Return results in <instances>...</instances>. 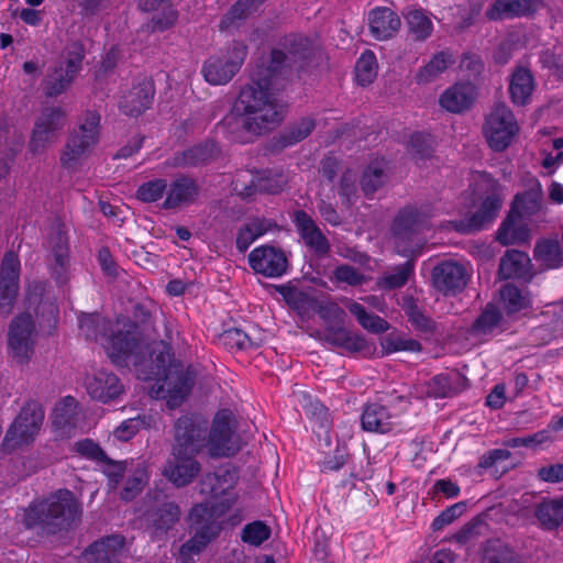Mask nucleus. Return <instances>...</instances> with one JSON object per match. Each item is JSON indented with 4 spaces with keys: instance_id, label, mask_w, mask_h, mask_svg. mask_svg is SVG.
<instances>
[{
    "instance_id": "53",
    "label": "nucleus",
    "mask_w": 563,
    "mask_h": 563,
    "mask_svg": "<svg viewBox=\"0 0 563 563\" xmlns=\"http://www.w3.org/2000/svg\"><path fill=\"white\" fill-rule=\"evenodd\" d=\"M450 63L449 55L444 52L438 53L432 57V59L422 67L416 78L419 84H427L437 78L441 73H443Z\"/></svg>"
},
{
    "instance_id": "1",
    "label": "nucleus",
    "mask_w": 563,
    "mask_h": 563,
    "mask_svg": "<svg viewBox=\"0 0 563 563\" xmlns=\"http://www.w3.org/2000/svg\"><path fill=\"white\" fill-rule=\"evenodd\" d=\"M314 55L316 49L307 37L287 36L283 48L273 49L256 65L251 82L241 89L231 112L220 125L232 134L243 130L262 135L274 130L285 117V106L275 98V92L299 76Z\"/></svg>"
},
{
    "instance_id": "26",
    "label": "nucleus",
    "mask_w": 563,
    "mask_h": 563,
    "mask_svg": "<svg viewBox=\"0 0 563 563\" xmlns=\"http://www.w3.org/2000/svg\"><path fill=\"white\" fill-rule=\"evenodd\" d=\"M531 260L527 253L511 249L507 250L499 260L498 277L507 279H530Z\"/></svg>"
},
{
    "instance_id": "29",
    "label": "nucleus",
    "mask_w": 563,
    "mask_h": 563,
    "mask_svg": "<svg viewBox=\"0 0 563 563\" xmlns=\"http://www.w3.org/2000/svg\"><path fill=\"white\" fill-rule=\"evenodd\" d=\"M542 4V0H495L486 11L489 20L497 21L506 18L529 15Z\"/></svg>"
},
{
    "instance_id": "6",
    "label": "nucleus",
    "mask_w": 563,
    "mask_h": 563,
    "mask_svg": "<svg viewBox=\"0 0 563 563\" xmlns=\"http://www.w3.org/2000/svg\"><path fill=\"white\" fill-rule=\"evenodd\" d=\"M483 131L490 148L503 152L511 144L519 126L511 110L505 103H497L486 117Z\"/></svg>"
},
{
    "instance_id": "50",
    "label": "nucleus",
    "mask_w": 563,
    "mask_h": 563,
    "mask_svg": "<svg viewBox=\"0 0 563 563\" xmlns=\"http://www.w3.org/2000/svg\"><path fill=\"white\" fill-rule=\"evenodd\" d=\"M77 401L74 397L67 396L54 410L53 424L57 429L75 427Z\"/></svg>"
},
{
    "instance_id": "60",
    "label": "nucleus",
    "mask_w": 563,
    "mask_h": 563,
    "mask_svg": "<svg viewBox=\"0 0 563 563\" xmlns=\"http://www.w3.org/2000/svg\"><path fill=\"white\" fill-rule=\"evenodd\" d=\"M102 463L104 464L103 473L109 479V485L115 488L124 477L128 465L126 461H115L107 455Z\"/></svg>"
},
{
    "instance_id": "31",
    "label": "nucleus",
    "mask_w": 563,
    "mask_h": 563,
    "mask_svg": "<svg viewBox=\"0 0 563 563\" xmlns=\"http://www.w3.org/2000/svg\"><path fill=\"white\" fill-rule=\"evenodd\" d=\"M372 35L379 41L388 40L399 30L401 21L389 8H376L368 14Z\"/></svg>"
},
{
    "instance_id": "16",
    "label": "nucleus",
    "mask_w": 563,
    "mask_h": 563,
    "mask_svg": "<svg viewBox=\"0 0 563 563\" xmlns=\"http://www.w3.org/2000/svg\"><path fill=\"white\" fill-rule=\"evenodd\" d=\"M232 412L229 409H222L217 412L212 427L207 435L210 443V452L213 456L234 455L239 448L232 443L234 431L231 427Z\"/></svg>"
},
{
    "instance_id": "52",
    "label": "nucleus",
    "mask_w": 563,
    "mask_h": 563,
    "mask_svg": "<svg viewBox=\"0 0 563 563\" xmlns=\"http://www.w3.org/2000/svg\"><path fill=\"white\" fill-rule=\"evenodd\" d=\"M413 272V261L409 260L404 265L395 268L393 274L379 278L377 285L387 290H393L405 286Z\"/></svg>"
},
{
    "instance_id": "41",
    "label": "nucleus",
    "mask_w": 563,
    "mask_h": 563,
    "mask_svg": "<svg viewBox=\"0 0 563 563\" xmlns=\"http://www.w3.org/2000/svg\"><path fill=\"white\" fill-rule=\"evenodd\" d=\"M316 128V122L312 118H301L298 121L289 124L277 139V144L280 148L291 146L308 137Z\"/></svg>"
},
{
    "instance_id": "5",
    "label": "nucleus",
    "mask_w": 563,
    "mask_h": 563,
    "mask_svg": "<svg viewBox=\"0 0 563 563\" xmlns=\"http://www.w3.org/2000/svg\"><path fill=\"white\" fill-rule=\"evenodd\" d=\"M43 421V406L35 400L27 401L9 427L2 446L5 450L13 451L18 446L30 444L38 434Z\"/></svg>"
},
{
    "instance_id": "22",
    "label": "nucleus",
    "mask_w": 563,
    "mask_h": 563,
    "mask_svg": "<svg viewBox=\"0 0 563 563\" xmlns=\"http://www.w3.org/2000/svg\"><path fill=\"white\" fill-rule=\"evenodd\" d=\"M86 389L92 399L107 404L117 399L124 387L115 374L100 369L87 377Z\"/></svg>"
},
{
    "instance_id": "24",
    "label": "nucleus",
    "mask_w": 563,
    "mask_h": 563,
    "mask_svg": "<svg viewBox=\"0 0 563 563\" xmlns=\"http://www.w3.org/2000/svg\"><path fill=\"white\" fill-rule=\"evenodd\" d=\"M343 486L349 487L345 501L352 511L361 512L377 504L376 496L365 478H356L354 471L350 472V479L344 481Z\"/></svg>"
},
{
    "instance_id": "18",
    "label": "nucleus",
    "mask_w": 563,
    "mask_h": 563,
    "mask_svg": "<svg viewBox=\"0 0 563 563\" xmlns=\"http://www.w3.org/2000/svg\"><path fill=\"white\" fill-rule=\"evenodd\" d=\"M196 455L194 453L177 454L172 451L173 459L166 463L163 475L177 488L188 486L201 471Z\"/></svg>"
},
{
    "instance_id": "8",
    "label": "nucleus",
    "mask_w": 563,
    "mask_h": 563,
    "mask_svg": "<svg viewBox=\"0 0 563 563\" xmlns=\"http://www.w3.org/2000/svg\"><path fill=\"white\" fill-rule=\"evenodd\" d=\"M174 431L173 452L198 454L206 445L208 421L199 415H185L176 420Z\"/></svg>"
},
{
    "instance_id": "54",
    "label": "nucleus",
    "mask_w": 563,
    "mask_h": 563,
    "mask_svg": "<svg viewBox=\"0 0 563 563\" xmlns=\"http://www.w3.org/2000/svg\"><path fill=\"white\" fill-rule=\"evenodd\" d=\"M356 80L360 85L371 84L377 75L376 57L373 52L366 51L355 65Z\"/></svg>"
},
{
    "instance_id": "15",
    "label": "nucleus",
    "mask_w": 563,
    "mask_h": 563,
    "mask_svg": "<svg viewBox=\"0 0 563 563\" xmlns=\"http://www.w3.org/2000/svg\"><path fill=\"white\" fill-rule=\"evenodd\" d=\"M432 285L444 296H455L464 290L468 282V274L464 265L445 261L432 269Z\"/></svg>"
},
{
    "instance_id": "3",
    "label": "nucleus",
    "mask_w": 563,
    "mask_h": 563,
    "mask_svg": "<svg viewBox=\"0 0 563 563\" xmlns=\"http://www.w3.org/2000/svg\"><path fill=\"white\" fill-rule=\"evenodd\" d=\"M81 505L69 489H58L47 498L33 501L24 511V525L42 537L68 532L80 522Z\"/></svg>"
},
{
    "instance_id": "38",
    "label": "nucleus",
    "mask_w": 563,
    "mask_h": 563,
    "mask_svg": "<svg viewBox=\"0 0 563 563\" xmlns=\"http://www.w3.org/2000/svg\"><path fill=\"white\" fill-rule=\"evenodd\" d=\"M484 563H525L521 556L499 539H489L483 547Z\"/></svg>"
},
{
    "instance_id": "13",
    "label": "nucleus",
    "mask_w": 563,
    "mask_h": 563,
    "mask_svg": "<svg viewBox=\"0 0 563 563\" xmlns=\"http://www.w3.org/2000/svg\"><path fill=\"white\" fill-rule=\"evenodd\" d=\"M66 114L59 107L44 108L37 117L30 148L33 153L43 152L51 143H53L65 125Z\"/></svg>"
},
{
    "instance_id": "48",
    "label": "nucleus",
    "mask_w": 563,
    "mask_h": 563,
    "mask_svg": "<svg viewBox=\"0 0 563 563\" xmlns=\"http://www.w3.org/2000/svg\"><path fill=\"white\" fill-rule=\"evenodd\" d=\"M404 310L408 321L416 330L427 335H432L437 332V322L426 316L412 299L405 306Z\"/></svg>"
},
{
    "instance_id": "2",
    "label": "nucleus",
    "mask_w": 563,
    "mask_h": 563,
    "mask_svg": "<svg viewBox=\"0 0 563 563\" xmlns=\"http://www.w3.org/2000/svg\"><path fill=\"white\" fill-rule=\"evenodd\" d=\"M106 350L115 366L126 367L132 362L143 380H163L172 406L179 404L195 386L196 369L191 365L185 369L181 361L175 358L170 344L147 343L136 322H124L109 336Z\"/></svg>"
},
{
    "instance_id": "9",
    "label": "nucleus",
    "mask_w": 563,
    "mask_h": 563,
    "mask_svg": "<svg viewBox=\"0 0 563 563\" xmlns=\"http://www.w3.org/2000/svg\"><path fill=\"white\" fill-rule=\"evenodd\" d=\"M100 114L96 111H87L84 122L79 124L78 130L74 131L62 154V164L66 167H73L86 152L98 142V126Z\"/></svg>"
},
{
    "instance_id": "30",
    "label": "nucleus",
    "mask_w": 563,
    "mask_h": 563,
    "mask_svg": "<svg viewBox=\"0 0 563 563\" xmlns=\"http://www.w3.org/2000/svg\"><path fill=\"white\" fill-rule=\"evenodd\" d=\"M476 97V88L471 82H460L445 90L440 104L448 111L461 113L471 108Z\"/></svg>"
},
{
    "instance_id": "55",
    "label": "nucleus",
    "mask_w": 563,
    "mask_h": 563,
    "mask_svg": "<svg viewBox=\"0 0 563 563\" xmlns=\"http://www.w3.org/2000/svg\"><path fill=\"white\" fill-rule=\"evenodd\" d=\"M409 151L417 161L428 159L432 157L434 141L429 134L415 133L410 139Z\"/></svg>"
},
{
    "instance_id": "39",
    "label": "nucleus",
    "mask_w": 563,
    "mask_h": 563,
    "mask_svg": "<svg viewBox=\"0 0 563 563\" xmlns=\"http://www.w3.org/2000/svg\"><path fill=\"white\" fill-rule=\"evenodd\" d=\"M534 82L531 73L526 68H518L511 76L509 92L511 101L525 106L533 91Z\"/></svg>"
},
{
    "instance_id": "57",
    "label": "nucleus",
    "mask_w": 563,
    "mask_h": 563,
    "mask_svg": "<svg viewBox=\"0 0 563 563\" xmlns=\"http://www.w3.org/2000/svg\"><path fill=\"white\" fill-rule=\"evenodd\" d=\"M167 188L165 179H154L141 185L136 191L137 199L144 202H153L158 200Z\"/></svg>"
},
{
    "instance_id": "32",
    "label": "nucleus",
    "mask_w": 563,
    "mask_h": 563,
    "mask_svg": "<svg viewBox=\"0 0 563 563\" xmlns=\"http://www.w3.org/2000/svg\"><path fill=\"white\" fill-rule=\"evenodd\" d=\"M197 195L198 186L196 181L188 176H179L170 184L163 207L165 209L184 207L192 202Z\"/></svg>"
},
{
    "instance_id": "45",
    "label": "nucleus",
    "mask_w": 563,
    "mask_h": 563,
    "mask_svg": "<svg viewBox=\"0 0 563 563\" xmlns=\"http://www.w3.org/2000/svg\"><path fill=\"white\" fill-rule=\"evenodd\" d=\"M471 216L464 220L449 221L448 229L454 230L462 234H472L481 231L487 224L495 220L496 213H470Z\"/></svg>"
},
{
    "instance_id": "63",
    "label": "nucleus",
    "mask_w": 563,
    "mask_h": 563,
    "mask_svg": "<svg viewBox=\"0 0 563 563\" xmlns=\"http://www.w3.org/2000/svg\"><path fill=\"white\" fill-rule=\"evenodd\" d=\"M20 263L16 255L13 252H8L3 260L0 268V278L18 282L19 279Z\"/></svg>"
},
{
    "instance_id": "27",
    "label": "nucleus",
    "mask_w": 563,
    "mask_h": 563,
    "mask_svg": "<svg viewBox=\"0 0 563 563\" xmlns=\"http://www.w3.org/2000/svg\"><path fill=\"white\" fill-rule=\"evenodd\" d=\"M220 155V147L217 142L208 140L205 143L191 146L183 152L176 153L172 165L175 167H195L208 164Z\"/></svg>"
},
{
    "instance_id": "43",
    "label": "nucleus",
    "mask_w": 563,
    "mask_h": 563,
    "mask_svg": "<svg viewBox=\"0 0 563 563\" xmlns=\"http://www.w3.org/2000/svg\"><path fill=\"white\" fill-rule=\"evenodd\" d=\"M349 311L356 317L358 323L372 333H384L389 329V323L377 314L369 313L365 307L358 302H351L347 306Z\"/></svg>"
},
{
    "instance_id": "37",
    "label": "nucleus",
    "mask_w": 563,
    "mask_h": 563,
    "mask_svg": "<svg viewBox=\"0 0 563 563\" xmlns=\"http://www.w3.org/2000/svg\"><path fill=\"white\" fill-rule=\"evenodd\" d=\"M78 320L80 334L88 341H97L111 331V321L98 312H81Z\"/></svg>"
},
{
    "instance_id": "33",
    "label": "nucleus",
    "mask_w": 563,
    "mask_h": 563,
    "mask_svg": "<svg viewBox=\"0 0 563 563\" xmlns=\"http://www.w3.org/2000/svg\"><path fill=\"white\" fill-rule=\"evenodd\" d=\"M468 379L459 371L434 376L429 383V393L435 398L451 397L466 388Z\"/></svg>"
},
{
    "instance_id": "21",
    "label": "nucleus",
    "mask_w": 563,
    "mask_h": 563,
    "mask_svg": "<svg viewBox=\"0 0 563 563\" xmlns=\"http://www.w3.org/2000/svg\"><path fill=\"white\" fill-rule=\"evenodd\" d=\"M531 214L507 213L496 233V240L504 246L527 243L531 236Z\"/></svg>"
},
{
    "instance_id": "25",
    "label": "nucleus",
    "mask_w": 563,
    "mask_h": 563,
    "mask_svg": "<svg viewBox=\"0 0 563 563\" xmlns=\"http://www.w3.org/2000/svg\"><path fill=\"white\" fill-rule=\"evenodd\" d=\"M154 93L155 88L152 80L144 78L123 96L120 108L128 115L139 117L150 107Z\"/></svg>"
},
{
    "instance_id": "49",
    "label": "nucleus",
    "mask_w": 563,
    "mask_h": 563,
    "mask_svg": "<svg viewBox=\"0 0 563 563\" xmlns=\"http://www.w3.org/2000/svg\"><path fill=\"white\" fill-rule=\"evenodd\" d=\"M405 18L409 33L416 41H424L430 36L432 22L421 10H411Z\"/></svg>"
},
{
    "instance_id": "59",
    "label": "nucleus",
    "mask_w": 563,
    "mask_h": 563,
    "mask_svg": "<svg viewBox=\"0 0 563 563\" xmlns=\"http://www.w3.org/2000/svg\"><path fill=\"white\" fill-rule=\"evenodd\" d=\"M466 510V503L459 501L446 509H444L438 517L434 518L431 527L433 531H439L443 527L452 523L454 520L460 518Z\"/></svg>"
},
{
    "instance_id": "35",
    "label": "nucleus",
    "mask_w": 563,
    "mask_h": 563,
    "mask_svg": "<svg viewBox=\"0 0 563 563\" xmlns=\"http://www.w3.org/2000/svg\"><path fill=\"white\" fill-rule=\"evenodd\" d=\"M534 516L543 529H558L563 523V496L543 499L536 506Z\"/></svg>"
},
{
    "instance_id": "19",
    "label": "nucleus",
    "mask_w": 563,
    "mask_h": 563,
    "mask_svg": "<svg viewBox=\"0 0 563 563\" xmlns=\"http://www.w3.org/2000/svg\"><path fill=\"white\" fill-rule=\"evenodd\" d=\"M181 515V508L176 501L165 500L150 508L145 518L152 536L162 539L179 522Z\"/></svg>"
},
{
    "instance_id": "11",
    "label": "nucleus",
    "mask_w": 563,
    "mask_h": 563,
    "mask_svg": "<svg viewBox=\"0 0 563 563\" xmlns=\"http://www.w3.org/2000/svg\"><path fill=\"white\" fill-rule=\"evenodd\" d=\"M287 177L282 170H265L261 175L250 172H240L232 181L233 191L247 199L256 192L277 194L284 189Z\"/></svg>"
},
{
    "instance_id": "17",
    "label": "nucleus",
    "mask_w": 563,
    "mask_h": 563,
    "mask_svg": "<svg viewBox=\"0 0 563 563\" xmlns=\"http://www.w3.org/2000/svg\"><path fill=\"white\" fill-rule=\"evenodd\" d=\"M250 266L257 273L267 277H279L288 268V260L282 249L263 245L249 254Z\"/></svg>"
},
{
    "instance_id": "40",
    "label": "nucleus",
    "mask_w": 563,
    "mask_h": 563,
    "mask_svg": "<svg viewBox=\"0 0 563 563\" xmlns=\"http://www.w3.org/2000/svg\"><path fill=\"white\" fill-rule=\"evenodd\" d=\"M362 427L366 431L386 433L391 429L387 408L379 404L368 405L362 415Z\"/></svg>"
},
{
    "instance_id": "4",
    "label": "nucleus",
    "mask_w": 563,
    "mask_h": 563,
    "mask_svg": "<svg viewBox=\"0 0 563 563\" xmlns=\"http://www.w3.org/2000/svg\"><path fill=\"white\" fill-rule=\"evenodd\" d=\"M231 508V498L194 504L185 518L190 538L181 545V552H203L219 538L224 528L223 518Z\"/></svg>"
},
{
    "instance_id": "46",
    "label": "nucleus",
    "mask_w": 563,
    "mask_h": 563,
    "mask_svg": "<svg viewBox=\"0 0 563 563\" xmlns=\"http://www.w3.org/2000/svg\"><path fill=\"white\" fill-rule=\"evenodd\" d=\"M503 320V314L497 306L487 303L479 316L472 324V332L475 334H489Z\"/></svg>"
},
{
    "instance_id": "10",
    "label": "nucleus",
    "mask_w": 563,
    "mask_h": 563,
    "mask_svg": "<svg viewBox=\"0 0 563 563\" xmlns=\"http://www.w3.org/2000/svg\"><path fill=\"white\" fill-rule=\"evenodd\" d=\"M46 241L55 262L52 267V277L57 284L63 285L67 280L66 272L69 264V238L66 223L59 214L49 218Z\"/></svg>"
},
{
    "instance_id": "47",
    "label": "nucleus",
    "mask_w": 563,
    "mask_h": 563,
    "mask_svg": "<svg viewBox=\"0 0 563 563\" xmlns=\"http://www.w3.org/2000/svg\"><path fill=\"white\" fill-rule=\"evenodd\" d=\"M388 180V175L379 163L369 164L363 172L361 187L366 196L373 195Z\"/></svg>"
},
{
    "instance_id": "62",
    "label": "nucleus",
    "mask_w": 563,
    "mask_h": 563,
    "mask_svg": "<svg viewBox=\"0 0 563 563\" xmlns=\"http://www.w3.org/2000/svg\"><path fill=\"white\" fill-rule=\"evenodd\" d=\"M319 317L330 324H341L345 317V311L336 303H319L317 308Z\"/></svg>"
},
{
    "instance_id": "58",
    "label": "nucleus",
    "mask_w": 563,
    "mask_h": 563,
    "mask_svg": "<svg viewBox=\"0 0 563 563\" xmlns=\"http://www.w3.org/2000/svg\"><path fill=\"white\" fill-rule=\"evenodd\" d=\"M74 451L80 456L91 461L102 463L107 459V453L102 448L91 439H84L74 443Z\"/></svg>"
},
{
    "instance_id": "42",
    "label": "nucleus",
    "mask_w": 563,
    "mask_h": 563,
    "mask_svg": "<svg viewBox=\"0 0 563 563\" xmlns=\"http://www.w3.org/2000/svg\"><path fill=\"white\" fill-rule=\"evenodd\" d=\"M265 0H238L222 18L220 29L227 30L232 25H239L254 14Z\"/></svg>"
},
{
    "instance_id": "20",
    "label": "nucleus",
    "mask_w": 563,
    "mask_h": 563,
    "mask_svg": "<svg viewBox=\"0 0 563 563\" xmlns=\"http://www.w3.org/2000/svg\"><path fill=\"white\" fill-rule=\"evenodd\" d=\"M431 228L430 213H399L393 222L391 232L397 241H411L413 236ZM398 253L408 256L411 249L400 250L399 242L396 243Z\"/></svg>"
},
{
    "instance_id": "12",
    "label": "nucleus",
    "mask_w": 563,
    "mask_h": 563,
    "mask_svg": "<svg viewBox=\"0 0 563 563\" xmlns=\"http://www.w3.org/2000/svg\"><path fill=\"white\" fill-rule=\"evenodd\" d=\"M84 48L79 43H74L67 52L66 65L55 67L47 74L44 80L46 97H57L65 92L81 69Z\"/></svg>"
},
{
    "instance_id": "7",
    "label": "nucleus",
    "mask_w": 563,
    "mask_h": 563,
    "mask_svg": "<svg viewBox=\"0 0 563 563\" xmlns=\"http://www.w3.org/2000/svg\"><path fill=\"white\" fill-rule=\"evenodd\" d=\"M247 55V47L241 42H233L228 51L219 56H211L203 65L205 79L211 85L229 82L240 70Z\"/></svg>"
},
{
    "instance_id": "34",
    "label": "nucleus",
    "mask_w": 563,
    "mask_h": 563,
    "mask_svg": "<svg viewBox=\"0 0 563 563\" xmlns=\"http://www.w3.org/2000/svg\"><path fill=\"white\" fill-rule=\"evenodd\" d=\"M533 257L545 269L563 266V247L556 239H539L533 249Z\"/></svg>"
},
{
    "instance_id": "23",
    "label": "nucleus",
    "mask_w": 563,
    "mask_h": 563,
    "mask_svg": "<svg viewBox=\"0 0 563 563\" xmlns=\"http://www.w3.org/2000/svg\"><path fill=\"white\" fill-rule=\"evenodd\" d=\"M125 539L120 534H110L91 543L84 552L86 563H120L119 554Z\"/></svg>"
},
{
    "instance_id": "61",
    "label": "nucleus",
    "mask_w": 563,
    "mask_h": 563,
    "mask_svg": "<svg viewBox=\"0 0 563 563\" xmlns=\"http://www.w3.org/2000/svg\"><path fill=\"white\" fill-rule=\"evenodd\" d=\"M511 456L510 451L504 449H494L481 456L476 466L477 475H482L483 470L492 468L498 461L508 460Z\"/></svg>"
},
{
    "instance_id": "56",
    "label": "nucleus",
    "mask_w": 563,
    "mask_h": 563,
    "mask_svg": "<svg viewBox=\"0 0 563 563\" xmlns=\"http://www.w3.org/2000/svg\"><path fill=\"white\" fill-rule=\"evenodd\" d=\"M271 537V528L263 521L247 523L242 530V541L255 547L261 545Z\"/></svg>"
},
{
    "instance_id": "28",
    "label": "nucleus",
    "mask_w": 563,
    "mask_h": 563,
    "mask_svg": "<svg viewBox=\"0 0 563 563\" xmlns=\"http://www.w3.org/2000/svg\"><path fill=\"white\" fill-rule=\"evenodd\" d=\"M297 230L305 241L318 256H324L330 252V243L325 235L318 228L308 213H294Z\"/></svg>"
},
{
    "instance_id": "36",
    "label": "nucleus",
    "mask_w": 563,
    "mask_h": 563,
    "mask_svg": "<svg viewBox=\"0 0 563 563\" xmlns=\"http://www.w3.org/2000/svg\"><path fill=\"white\" fill-rule=\"evenodd\" d=\"M542 198L540 183L536 178H531L527 181L525 190L514 197L509 211H539Z\"/></svg>"
},
{
    "instance_id": "44",
    "label": "nucleus",
    "mask_w": 563,
    "mask_h": 563,
    "mask_svg": "<svg viewBox=\"0 0 563 563\" xmlns=\"http://www.w3.org/2000/svg\"><path fill=\"white\" fill-rule=\"evenodd\" d=\"M383 354L400 351L421 352L422 345L418 340L406 339L398 331H391L380 339Z\"/></svg>"
},
{
    "instance_id": "51",
    "label": "nucleus",
    "mask_w": 563,
    "mask_h": 563,
    "mask_svg": "<svg viewBox=\"0 0 563 563\" xmlns=\"http://www.w3.org/2000/svg\"><path fill=\"white\" fill-rule=\"evenodd\" d=\"M500 297L508 316L516 314L529 306V300L522 296L521 290L514 284L504 285L500 289Z\"/></svg>"
},
{
    "instance_id": "14",
    "label": "nucleus",
    "mask_w": 563,
    "mask_h": 563,
    "mask_svg": "<svg viewBox=\"0 0 563 563\" xmlns=\"http://www.w3.org/2000/svg\"><path fill=\"white\" fill-rule=\"evenodd\" d=\"M34 331L35 325L30 313L19 314L10 323L8 346L13 358L21 364L29 362L34 352L31 339Z\"/></svg>"
},
{
    "instance_id": "64",
    "label": "nucleus",
    "mask_w": 563,
    "mask_h": 563,
    "mask_svg": "<svg viewBox=\"0 0 563 563\" xmlns=\"http://www.w3.org/2000/svg\"><path fill=\"white\" fill-rule=\"evenodd\" d=\"M144 424V419L136 417L123 421L114 431V435L120 441H129L134 434H136L141 427Z\"/></svg>"
}]
</instances>
